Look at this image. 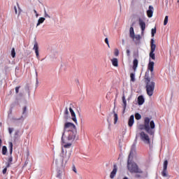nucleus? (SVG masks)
Masks as SVG:
<instances>
[{
	"label": "nucleus",
	"instance_id": "79ce46f5",
	"mask_svg": "<svg viewBox=\"0 0 179 179\" xmlns=\"http://www.w3.org/2000/svg\"><path fill=\"white\" fill-rule=\"evenodd\" d=\"M6 171H8V169L7 168H4L3 169V171H2L3 174H5L6 173Z\"/></svg>",
	"mask_w": 179,
	"mask_h": 179
},
{
	"label": "nucleus",
	"instance_id": "1a4fd4ad",
	"mask_svg": "<svg viewBox=\"0 0 179 179\" xmlns=\"http://www.w3.org/2000/svg\"><path fill=\"white\" fill-rule=\"evenodd\" d=\"M167 166H169V161H167V159H166L164 162L163 171H162V177H167V176H168Z\"/></svg>",
	"mask_w": 179,
	"mask_h": 179
},
{
	"label": "nucleus",
	"instance_id": "4468645a",
	"mask_svg": "<svg viewBox=\"0 0 179 179\" xmlns=\"http://www.w3.org/2000/svg\"><path fill=\"white\" fill-rule=\"evenodd\" d=\"M134 122H135V116H134V115H131L128 121V125L129 128H132Z\"/></svg>",
	"mask_w": 179,
	"mask_h": 179
},
{
	"label": "nucleus",
	"instance_id": "e433bc0d",
	"mask_svg": "<svg viewBox=\"0 0 179 179\" xmlns=\"http://www.w3.org/2000/svg\"><path fill=\"white\" fill-rule=\"evenodd\" d=\"M126 52H127V57H129L131 55V51L129 49L127 50Z\"/></svg>",
	"mask_w": 179,
	"mask_h": 179
},
{
	"label": "nucleus",
	"instance_id": "864d4df0",
	"mask_svg": "<svg viewBox=\"0 0 179 179\" xmlns=\"http://www.w3.org/2000/svg\"><path fill=\"white\" fill-rule=\"evenodd\" d=\"M123 179H129L128 177H124Z\"/></svg>",
	"mask_w": 179,
	"mask_h": 179
},
{
	"label": "nucleus",
	"instance_id": "c756f323",
	"mask_svg": "<svg viewBox=\"0 0 179 179\" xmlns=\"http://www.w3.org/2000/svg\"><path fill=\"white\" fill-rule=\"evenodd\" d=\"M11 57L13 58H15V57H16V52H15V48H13L11 50Z\"/></svg>",
	"mask_w": 179,
	"mask_h": 179
},
{
	"label": "nucleus",
	"instance_id": "412c9836",
	"mask_svg": "<svg viewBox=\"0 0 179 179\" xmlns=\"http://www.w3.org/2000/svg\"><path fill=\"white\" fill-rule=\"evenodd\" d=\"M130 37L131 38L135 39V31H134V27H131L129 29Z\"/></svg>",
	"mask_w": 179,
	"mask_h": 179
},
{
	"label": "nucleus",
	"instance_id": "58836bf2",
	"mask_svg": "<svg viewBox=\"0 0 179 179\" xmlns=\"http://www.w3.org/2000/svg\"><path fill=\"white\" fill-rule=\"evenodd\" d=\"M8 131H9V134H12V133L13 132V128H8Z\"/></svg>",
	"mask_w": 179,
	"mask_h": 179
},
{
	"label": "nucleus",
	"instance_id": "6ab92c4d",
	"mask_svg": "<svg viewBox=\"0 0 179 179\" xmlns=\"http://www.w3.org/2000/svg\"><path fill=\"white\" fill-rule=\"evenodd\" d=\"M143 103H145V98H143V96L140 95L138 97V106H142V104H143Z\"/></svg>",
	"mask_w": 179,
	"mask_h": 179
},
{
	"label": "nucleus",
	"instance_id": "603ef678",
	"mask_svg": "<svg viewBox=\"0 0 179 179\" xmlns=\"http://www.w3.org/2000/svg\"><path fill=\"white\" fill-rule=\"evenodd\" d=\"M131 150H135V148H134V147H132V148H131Z\"/></svg>",
	"mask_w": 179,
	"mask_h": 179
},
{
	"label": "nucleus",
	"instance_id": "423d86ee",
	"mask_svg": "<svg viewBox=\"0 0 179 179\" xmlns=\"http://www.w3.org/2000/svg\"><path fill=\"white\" fill-rule=\"evenodd\" d=\"M155 51H156V44H155V39L152 38L150 41V58H152L153 60L156 59Z\"/></svg>",
	"mask_w": 179,
	"mask_h": 179
},
{
	"label": "nucleus",
	"instance_id": "0eeeda50",
	"mask_svg": "<svg viewBox=\"0 0 179 179\" xmlns=\"http://www.w3.org/2000/svg\"><path fill=\"white\" fill-rule=\"evenodd\" d=\"M77 134H78L77 130H74L73 131H69V133H66L64 135L66 136L69 142H73L75 139H76Z\"/></svg>",
	"mask_w": 179,
	"mask_h": 179
},
{
	"label": "nucleus",
	"instance_id": "aec40b11",
	"mask_svg": "<svg viewBox=\"0 0 179 179\" xmlns=\"http://www.w3.org/2000/svg\"><path fill=\"white\" fill-rule=\"evenodd\" d=\"M138 59H134L133 61V70L134 71V72L136 71V69L138 68Z\"/></svg>",
	"mask_w": 179,
	"mask_h": 179
},
{
	"label": "nucleus",
	"instance_id": "7ed1b4c3",
	"mask_svg": "<svg viewBox=\"0 0 179 179\" xmlns=\"http://www.w3.org/2000/svg\"><path fill=\"white\" fill-rule=\"evenodd\" d=\"M145 83V89L147 92V94L152 97L153 96V94L155 93V86H156V83L153 81H150V78L148 76V75L145 74L144 77Z\"/></svg>",
	"mask_w": 179,
	"mask_h": 179
},
{
	"label": "nucleus",
	"instance_id": "6e6552de",
	"mask_svg": "<svg viewBox=\"0 0 179 179\" xmlns=\"http://www.w3.org/2000/svg\"><path fill=\"white\" fill-rule=\"evenodd\" d=\"M140 137L145 143H150V138H149V136L144 131H141L140 133Z\"/></svg>",
	"mask_w": 179,
	"mask_h": 179
},
{
	"label": "nucleus",
	"instance_id": "4c0bfd02",
	"mask_svg": "<svg viewBox=\"0 0 179 179\" xmlns=\"http://www.w3.org/2000/svg\"><path fill=\"white\" fill-rule=\"evenodd\" d=\"M105 43H106V44H107V45H108V47H110V43H108V38H106L105 39Z\"/></svg>",
	"mask_w": 179,
	"mask_h": 179
},
{
	"label": "nucleus",
	"instance_id": "f257e3e1",
	"mask_svg": "<svg viewBox=\"0 0 179 179\" xmlns=\"http://www.w3.org/2000/svg\"><path fill=\"white\" fill-rule=\"evenodd\" d=\"M134 157V152L131 151L129 155L128 161H127V169L131 174H136L135 178H141L142 176L141 174H143V171L140 169V167L135 162H131V159Z\"/></svg>",
	"mask_w": 179,
	"mask_h": 179
},
{
	"label": "nucleus",
	"instance_id": "cd10ccee",
	"mask_svg": "<svg viewBox=\"0 0 179 179\" xmlns=\"http://www.w3.org/2000/svg\"><path fill=\"white\" fill-rule=\"evenodd\" d=\"M169 23V16H165L164 20V26H166Z\"/></svg>",
	"mask_w": 179,
	"mask_h": 179
},
{
	"label": "nucleus",
	"instance_id": "9b49d317",
	"mask_svg": "<svg viewBox=\"0 0 179 179\" xmlns=\"http://www.w3.org/2000/svg\"><path fill=\"white\" fill-rule=\"evenodd\" d=\"M69 110L71 117H72L71 119L73 120L74 122H76V124H77L78 120H76V114L75 113V111H73V109H72V106H70L69 108Z\"/></svg>",
	"mask_w": 179,
	"mask_h": 179
},
{
	"label": "nucleus",
	"instance_id": "a18cd8bd",
	"mask_svg": "<svg viewBox=\"0 0 179 179\" xmlns=\"http://www.w3.org/2000/svg\"><path fill=\"white\" fill-rule=\"evenodd\" d=\"M22 118H23V116H21L20 118L18 119H15V121H19L20 120H22Z\"/></svg>",
	"mask_w": 179,
	"mask_h": 179
},
{
	"label": "nucleus",
	"instance_id": "ddd939ff",
	"mask_svg": "<svg viewBox=\"0 0 179 179\" xmlns=\"http://www.w3.org/2000/svg\"><path fill=\"white\" fill-rule=\"evenodd\" d=\"M138 22L139 26L141 29V33H143V31H145V29H146V23H145L142 19H139Z\"/></svg>",
	"mask_w": 179,
	"mask_h": 179
},
{
	"label": "nucleus",
	"instance_id": "4be33fe9",
	"mask_svg": "<svg viewBox=\"0 0 179 179\" xmlns=\"http://www.w3.org/2000/svg\"><path fill=\"white\" fill-rule=\"evenodd\" d=\"M122 107L124 108V110H125V108H127V99H125V94H123L122 97Z\"/></svg>",
	"mask_w": 179,
	"mask_h": 179
},
{
	"label": "nucleus",
	"instance_id": "5fc2aeb1",
	"mask_svg": "<svg viewBox=\"0 0 179 179\" xmlns=\"http://www.w3.org/2000/svg\"><path fill=\"white\" fill-rule=\"evenodd\" d=\"M77 82L79 83V80H77Z\"/></svg>",
	"mask_w": 179,
	"mask_h": 179
},
{
	"label": "nucleus",
	"instance_id": "c9c22d12",
	"mask_svg": "<svg viewBox=\"0 0 179 179\" xmlns=\"http://www.w3.org/2000/svg\"><path fill=\"white\" fill-rule=\"evenodd\" d=\"M12 162H13V158L12 157V156H10L8 158V163H12Z\"/></svg>",
	"mask_w": 179,
	"mask_h": 179
},
{
	"label": "nucleus",
	"instance_id": "bb28decb",
	"mask_svg": "<svg viewBox=\"0 0 179 179\" xmlns=\"http://www.w3.org/2000/svg\"><path fill=\"white\" fill-rule=\"evenodd\" d=\"M130 79L131 82H135V73H131L130 74Z\"/></svg>",
	"mask_w": 179,
	"mask_h": 179
},
{
	"label": "nucleus",
	"instance_id": "dca6fc26",
	"mask_svg": "<svg viewBox=\"0 0 179 179\" xmlns=\"http://www.w3.org/2000/svg\"><path fill=\"white\" fill-rule=\"evenodd\" d=\"M33 50H35V54H36V58H38V57H39L38 43L37 42L34 43Z\"/></svg>",
	"mask_w": 179,
	"mask_h": 179
},
{
	"label": "nucleus",
	"instance_id": "5701e85b",
	"mask_svg": "<svg viewBox=\"0 0 179 179\" xmlns=\"http://www.w3.org/2000/svg\"><path fill=\"white\" fill-rule=\"evenodd\" d=\"M111 62L113 66H118V59L113 58L111 59Z\"/></svg>",
	"mask_w": 179,
	"mask_h": 179
},
{
	"label": "nucleus",
	"instance_id": "72a5a7b5",
	"mask_svg": "<svg viewBox=\"0 0 179 179\" xmlns=\"http://www.w3.org/2000/svg\"><path fill=\"white\" fill-rule=\"evenodd\" d=\"M134 38H136L137 41H139V40H141V35H134Z\"/></svg>",
	"mask_w": 179,
	"mask_h": 179
},
{
	"label": "nucleus",
	"instance_id": "8fccbe9b",
	"mask_svg": "<svg viewBox=\"0 0 179 179\" xmlns=\"http://www.w3.org/2000/svg\"><path fill=\"white\" fill-rule=\"evenodd\" d=\"M17 6L18 9H20V6H19V3H17Z\"/></svg>",
	"mask_w": 179,
	"mask_h": 179
},
{
	"label": "nucleus",
	"instance_id": "3c124183",
	"mask_svg": "<svg viewBox=\"0 0 179 179\" xmlns=\"http://www.w3.org/2000/svg\"><path fill=\"white\" fill-rule=\"evenodd\" d=\"M34 13H36V16H37V15H37V10H34Z\"/></svg>",
	"mask_w": 179,
	"mask_h": 179
},
{
	"label": "nucleus",
	"instance_id": "393cba45",
	"mask_svg": "<svg viewBox=\"0 0 179 179\" xmlns=\"http://www.w3.org/2000/svg\"><path fill=\"white\" fill-rule=\"evenodd\" d=\"M44 20H45V18L40 17L38 20V23H37L36 26H40V24H41V23H44Z\"/></svg>",
	"mask_w": 179,
	"mask_h": 179
},
{
	"label": "nucleus",
	"instance_id": "c85d7f7f",
	"mask_svg": "<svg viewBox=\"0 0 179 179\" xmlns=\"http://www.w3.org/2000/svg\"><path fill=\"white\" fill-rule=\"evenodd\" d=\"M135 118H136V120H139L142 118V115H141V114H139V113H136Z\"/></svg>",
	"mask_w": 179,
	"mask_h": 179
},
{
	"label": "nucleus",
	"instance_id": "a211bd4d",
	"mask_svg": "<svg viewBox=\"0 0 179 179\" xmlns=\"http://www.w3.org/2000/svg\"><path fill=\"white\" fill-rule=\"evenodd\" d=\"M68 118H69V110H68V107H66L64 112V119L67 121Z\"/></svg>",
	"mask_w": 179,
	"mask_h": 179
},
{
	"label": "nucleus",
	"instance_id": "20e7f679",
	"mask_svg": "<svg viewBox=\"0 0 179 179\" xmlns=\"http://www.w3.org/2000/svg\"><path fill=\"white\" fill-rule=\"evenodd\" d=\"M76 131V126L73 123L66 122L64 127V132L62 137V141H64V136L65 134Z\"/></svg>",
	"mask_w": 179,
	"mask_h": 179
},
{
	"label": "nucleus",
	"instance_id": "f03ea898",
	"mask_svg": "<svg viewBox=\"0 0 179 179\" xmlns=\"http://www.w3.org/2000/svg\"><path fill=\"white\" fill-rule=\"evenodd\" d=\"M155 128H156L155 121H150V118L148 117L144 118V124L140 126V129H145L149 135H155Z\"/></svg>",
	"mask_w": 179,
	"mask_h": 179
},
{
	"label": "nucleus",
	"instance_id": "de8ad7c7",
	"mask_svg": "<svg viewBox=\"0 0 179 179\" xmlns=\"http://www.w3.org/2000/svg\"><path fill=\"white\" fill-rule=\"evenodd\" d=\"M15 12L16 14H17V8H16V6H14Z\"/></svg>",
	"mask_w": 179,
	"mask_h": 179
},
{
	"label": "nucleus",
	"instance_id": "f8f14e48",
	"mask_svg": "<svg viewBox=\"0 0 179 179\" xmlns=\"http://www.w3.org/2000/svg\"><path fill=\"white\" fill-rule=\"evenodd\" d=\"M69 110L71 117H72L71 119L73 120L74 122H76V124H77L78 120H76V114L75 113V111H73V109H72V106H70L69 108Z\"/></svg>",
	"mask_w": 179,
	"mask_h": 179
},
{
	"label": "nucleus",
	"instance_id": "7c9ffc66",
	"mask_svg": "<svg viewBox=\"0 0 179 179\" xmlns=\"http://www.w3.org/2000/svg\"><path fill=\"white\" fill-rule=\"evenodd\" d=\"M13 152V144L12 143H10V155H12Z\"/></svg>",
	"mask_w": 179,
	"mask_h": 179
},
{
	"label": "nucleus",
	"instance_id": "49530a36",
	"mask_svg": "<svg viewBox=\"0 0 179 179\" xmlns=\"http://www.w3.org/2000/svg\"><path fill=\"white\" fill-rule=\"evenodd\" d=\"M73 171H74V173H77V171H76V167L73 166Z\"/></svg>",
	"mask_w": 179,
	"mask_h": 179
},
{
	"label": "nucleus",
	"instance_id": "9d476101",
	"mask_svg": "<svg viewBox=\"0 0 179 179\" xmlns=\"http://www.w3.org/2000/svg\"><path fill=\"white\" fill-rule=\"evenodd\" d=\"M117 171H118V168L117 167V164L113 165V169L110 174V178L113 179L117 175Z\"/></svg>",
	"mask_w": 179,
	"mask_h": 179
},
{
	"label": "nucleus",
	"instance_id": "f3484780",
	"mask_svg": "<svg viewBox=\"0 0 179 179\" xmlns=\"http://www.w3.org/2000/svg\"><path fill=\"white\" fill-rule=\"evenodd\" d=\"M147 16L148 17H152L153 16V6H149V10H147Z\"/></svg>",
	"mask_w": 179,
	"mask_h": 179
},
{
	"label": "nucleus",
	"instance_id": "a19ab883",
	"mask_svg": "<svg viewBox=\"0 0 179 179\" xmlns=\"http://www.w3.org/2000/svg\"><path fill=\"white\" fill-rule=\"evenodd\" d=\"M12 164V163H10V162H8L7 163V165H6V169H9V167H10V165Z\"/></svg>",
	"mask_w": 179,
	"mask_h": 179
},
{
	"label": "nucleus",
	"instance_id": "473e14b6",
	"mask_svg": "<svg viewBox=\"0 0 179 179\" xmlns=\"http://www.w3.org/2000/svg\"><path fill=\"white\" fill-rule=\"evenodd\" d=\"M71 146H72V143H69L64 145V148L66 149H69V148H71Z\"/></svg>",
	"mask_w": 179,
	"mask_h": 179
},
{
	"label": "nucleus",
	"instance_id": "a878e982",
	"mask_svg": "<svg viewBox=\"0 0 179 179\" xmlns=\"http://www.w3.org/2000/svg\"><path fill=\"white\" fill-rule=\"evenodd\" d=\"M7 152H8V148L5 145L3 146V148H2V155H6Z\"/></svg>",
	"mask_w": 179,
	"mask_h": 179
},
{
	"label": "nucleus",
	"instance_id": "2f4dec72",
	"mask_svg": "<svg viewBox=\"0 0 179 179\" xmlns=\"http://www.w3.org/2000/svg\"><path fill=\"white\" fill-rule=\"evenodd\" d=\"M151 34H152V37H155V35L156 34V28H154L152 29Z\"/></svg>",
	"mask_w": 179,
	"mask_h": 179
},
{
	"label": "nucleus",
	"instance_id": "f704fd0d",
	"mask_svg": "<svg viewBox=\"0 0 179 179\" xmlns=\"http://www.w3.org/2000/svg\"><path fill=\"white\" fill-rule=\"evenodd\" d=\"M119 54H120V51L118 50V49H115V57H118Z\"/></svg>",
	"mask_w": 179,
	"mask_h": 179
},
{
	"label": "nucleus",
	"instance_id": "37998d69",
	"mask_svg": "<svg viewBox=\"0 0 179 179\" xmlns=\"http://www.w3.org/2000/svg\"><path fill=\"white\" fill-rule=\"evenodd\" d=\"M45 17H50L48 14H47V11L45 10Z\"/></svg>",
	"mask_w": 179,
	"mask_h": 179
},
{
	"label": "nucleus",
	"instance_id": "09e8293b",
	"mask_svg": "<svg viewBox=\"0 0 179 179\" xmlns=\"http://www.w3.org/2000/svg\"><path fill=\"white\" fill-rule=\"evenodd\" d=\"M2 146V140L0 138V148Z\"/></svg>",
	"mask_w": 179,
	"mask_h": 179
},
{
	"label": "nucleus",
	"instance_id": "b1692460",
	"mask_svg": "<svg viewBox=\"0 0 179 179\" xmlns=\"http://www.w3.org/2000/svg\"><path fill=\"white\" fill-rule=\"evenodd\" d=\"M113 117H114V124H117V121H118V114L113 111Z\"/></svg>",
	"mask_w": 179,
	"mask_h": 179
},
{
	"label": "nucleus",
	"instance_id": "c03bdc74",
	"mask_svg": "<svg viewBox=\"0 0 179 179\" xmlns=\"http://www.w3.org/2000/svg\"><path fill=\"white\" fill-rule=\"evenodd\" d=\"M27 108L26 106L24 107V108H23V112H22L23 114H24V113H26Z\"/></svg>",
	"mask_w": 179,
	"mask_h": 179
},
{
	"label": "nucleus",
	"instance_id": "2eb2a0df",
	"mask_svg": "<svg viewBox=\"0 0 179 179\" xmlns=\"http://www.w3.org/2000/svg\"><path fill=\"white\" fill-rule=\"evenodd\" d=\"M148 71H150L152 73H153V71H155V62L150 61L148 66Z\"/></svg>",
	"mask_w": 179,
	"mask_h": 179
},
{
	"label": "nucleus",
	"instance_id": "ea45409f",
	"mask_svg": "<svg viewBox=\"0 0 179 179\" xmlns=\"http://www.w3.org/2000/svg\"><path fill=\"white\" fill-rule=\"evenodd\" d=\"M19 89H20V86L15 87V93H19Z\"/></svg>",
	"mask_w": 179,
	"mask_h": 179
},
{
	"label": "nucleus",
	"instance_id": "39448f33",
	"mask_svg": "<svg viewBox=\"0 0 179 179\" xmlns=\"http://www.w3.org/2000/svg\"><path fill=\"white\" fill-rule=\"evenodd\" d=\"M55 166L57 169V177L58 178H61V174L62 173V171H61V169H63V167H64V159H62V158L57 159L55 160Z\"/></svg>",
	"mask_w": 179,
	"mask_h": 179
}]
</instances>
